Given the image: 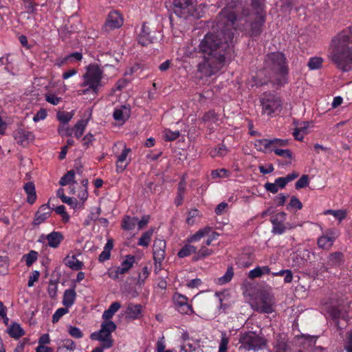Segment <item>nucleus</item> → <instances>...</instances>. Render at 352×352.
Returning a JSON list of instances; mask_svg holds the SVG:
<instances>
[{"instance_id": "obj_1", "label": "nucleus", "mask_w": 352, "mask_h": 352, "mask_svg": "<svg viewBox=\"0 0 352 352\" xmlns=\"http://www.w3.org/2000/svg\"><path fill=\"white\" fill-rule=\"evenodd\" d=\"M242 0H225V6L217 17L220 31L208 33L199 45V63L197 70L201 77L214 75L230 61L234 54V25L237 21L236 9Z\"/></svg>"}, {"instance_id": "obj_2", "label": "nucleus", "mask_w": 352, "mask_h": 352, "mask_svg": "<svg viewBox=\"0 0 352 352\" xmlns=\"http://www.w3.org/2000/svg\"><path fill=\"white\" fill-rule=\"evenodd\" d=\"M329 58L342 72L352 71V25L338 32L333 37Z\"/></svg>"}, {"instance_id": "obj_3", "label": "nucleus", "mask_w": 352, "mask_h": 352, "mask_svg": "<svg viewBox=\"0 0 352 352\" xmlns=\"http://www.w3.org/2000/svg\"><path fill=\"white\" fill-rule=\"evenodd\" d=\"M266 67L270 69L274 76L271 82L274 85L283 87L288 82V65L285 54L280 52L268 54L265 60Z\"/></svg>"}, {"instance_id": "obj_4", "label": "nucleus", "mask_w": 352, "mask_h": 352, "mask_svg": "<svg viewBox=\"0 0 352 352\" xmlns=\"http://www.w3.org/2000/svg\"><path fill=\"white\" fill-rule=\"evenodd\" d=\"M242 15L243 17L240 18L239 23L234 25L233 32L238 29L250 37L260 36L266 21V14H250L248 8H243Z\"/></svg>"}, {"instance_id": "obj_5", "label": "nucleus", "mask_w": 352, "mask_h": 352, "mask_svg": "<svg viewBox=\"0 0 352 352\" xmlns=\"http://www.w3.org/2000/svg\"><path fill=\"white\" fill-rule=\"evenodd\" d=\"M85 69L86 71L82 76V82L80 85V87H85L82 93L83 94L92 93L96 95L102 86L103 70L98 65L94 63L87 65Z\"/></svg>"}, {"instance_id": "obj_6", "label": "nucleus", "mask_w": 352, "mask_h": 352, "mask_svg": "<svg viewBox=\"0 0 352 352\" xmlns=\"http://www.w3.org/2000/svg\"><path fill=\"white\" fill-rule=\"evenodd\" d=\"M298 342L302 345V349L297 351L293 349L289 344L285 336L278 335L274 344V352H307L310 351L316 343V339L308 336L303 339H298Z\"/></svg>"}, {"instance_id": "obj_7", "label": "nucleus", "mask_w": 352, "mask_h": 352, "mask_svg": "<svg viewBox=\"0 0 352 352\" xmlns=\"http://www.w3.org/2000/svg\"><path fill=\"white\" fill-rule=\"evenodd\" d=\"M260 102L263 114L272 117L273 115L278 114L282 111V100L274 92H264L261 96Z\"/></svg>"}, {"instance_id": "obj_8", "label": "nucleus", "mask_w": 352, "mask_h": 352, "mask_svg": "<svg viewBox=\"0 0 352 352\" xmlns=\"http://www.w3.org/2000/svg\"><path fill=\"white\" fill-rule=\"evenodd\" d=\"M240 348L246 351H258L264 348L267 343L266 340L253 331L245 332L240 334Z\"/></svg>"}, {"instance_id": "obj_9", "label": "nucleus", "mask_w": 352, "mask_h": 352, "mask_svg": "<svg viewBox=\"0 0 352 352\" xmlns=\"http://www.w3.org/2000/svg\"><path fill=\"white\" fill-rule=\"evenodd\" d=\"M116 328V324L112 320H104L101 323L100 329L98 331L92 333L90 336V338L92 340L106 342L107 344L105 346L111 347L113 343L111 333Z\"/></svg>"}, {"instance_id": "obj_10", "label": "nucleus", "mask_w": 352, "mask_h": 352, "mask_svg": "<svg viewBox=\"0 0 352 352\" xmlns=\"http://www.w3.org/2000/svg\"><path fill=\"white\" fill-rule=\"evenodd\" d=\"M286 215L285 212H280L270 218V221L272 224V232L274 234H283L287 229L296 227V225L292 226L289 223H285Z\"/></svg>"}, {"instance_id": "obj_11", "label": "nucleus", "mask_w": 352, "mask_h": 352, "mask_svg": "<svg viewBox=\"0 0 352 352\" xmlns=\"http://www.w3.org/2000/svg\"><path fill=\"white\" fill-rule=\"evenodd\" d=\"M338 236L339 232L337 230L334 228L327 229L318 238L317 245L322 250H329Z\"/></svg>"}, {"instance_id": "obj_12", "label": "nucleus", "mask_w": 352, "mask_h": 352, "mask_svg": "<svg viewBox=\"0 0 352 352\" xmlns=\"http://www.w3.org/2000/svg\"><path fill=\"white\" fill-rule=\"evenodd\" d=\"M173 300L180 314L186 315L195 314L192 305L188 303V298L185 295L175 292L173 294Z\"/></svg>"}, {"instance_id": "obj_13", "label": "nucleus", "mask_w": 352, "mask_h": 352, "mask_svg": "<svg viewBox=\"0 0 352 352\" xmlns=\"http://www.w3.org/2000/svg\"><path fill=\"white\" fill-rule=\"evenodd\" d=\"M123 25L122 14L116 10L110 12L103 25L102 30L104 32H110L113 30L120 28Z\"/></svg>"}, {"instance_id": "obj_14", "label": "nucleus", "mask_w": 352, "mask_h": 352, "mask_svg": "<svg viewBox=\"0 0 352 352\" xmlns=\"http://www.w3.org/2000/svg\"><path fill=\"white\" fill-rule=\"evenodd\" d=\"M155 34V32L150 30L146 23H143L140 32L138 35L137 41L142 46H147L157 40Z\"/></svg>"}, {"instance_id": "obj_15", "label": "nucleus", "mask_w": 352, "mask_h": 352, "mask_svg": "<svg viewBox=\"0 0 352 352\" xmlns=\"http://www.w3.org/2000/svg\"><path fill=\"white\" fill-rule=\"evenodd\" d=\"M131 152V149L130 148H127L124 144L121 153L118 155L115 154L117 157L116 163V171L117 173H122L130 164L131 158L129 157V155Z\"/></svg>"}, {"instance_id": "obj_16", "label": "nucleus", "mask_w": 352, "mask_h": 352, "mask_svg": "<svg viewBox=\"0 0 352 352\" xmlns=\"http://www.w3.org/2000/svg\"><path fill=\"white\" fill-rule=\"evenodd\" d=\"M14 138L17 144L25 146L34 139V135L30 131L23 128H19L14 132Z\"/></svg>"}, {"instance_id": "obj_17", "label": "nucleus", "mask_w": 352, "mask_h": 352, "mask_svg": "<svg viewBox=\"0 0 352 352\" xmlns=\"http://www.w3.org/2000/svg\"><path fill=\"white\" fill-rule=\"evenodd\" d=\"M52 209L48 204H43L40 206L38 210L34 214V218L32 221L34 226H38L44 223L51 215Z\"/></svg>"}, {"instance_id": "obj_18", "label": "nucleus", "mask_w": 352, "mask_h": 352, "mask_svg": "<svg viewBox=\"0 0 352 352\" xmlns=\"http://www.w3.org/2000/svg\"><path fill=\"white\" fill-rule=\"evenodd\" d=\"M283 142V141L280 140V138H274V139H259L256 140L254 142V147L255 148L260 152L262 153H267V151L271 152V149L272 148V146L274 145V144H278V145H280V143Z\"/></svg>"}, {"instance_id": "obj_19", "label": "nucleus", "mask_w": 352, "mask_h": 352, "mask_svg": "<svg viewBox=\"0 0 352 352\" xmlns=\"http://www.w3.org/2000/svg\"><path fill=\"white\" fill-rule=\"evenodd\" d=\"M273 297L268 294H263L260 298L257 311L261 313L271 314L274 311Z\"/></svg>"}, {"instance_id": "obj_20", "label": "nucleus", "mask_w": 352, "mask_h": 352, "mask_svg": "<svg viewBox=\"0 0 352 352\" xmlns=\"http://www.w3.org/2000/svg\"><path fill=\"white\" fill-rule=\"evenodd\" d=\"M166 242L164 240L157 239L153 244V259L157 263H161L165 257Z\"/></svg>"}, {"instance_id": "obj_21", "label": "nucleus", "mask_w": 352, "mask_h": 352, "mask_svg": "<svg viewBox=\"0 0 352 352\" xmlns=\"http://www.w3.org/2000/svg\"><path fill=\"white\" fill-rule=\"evenodd\" d=\"M328 314L331 318L335 326L338 329H342L340 320H343L346 323L347 321V314L336 307H331L328 309Z\"/></svg>"}, {"instance_id": "obj_22", "label": "nucleus", "mask_w": 352, "mask_h": 352, "mask_svg": "<svg viewBox=\"0 0 352 352\" xmlns=\"http://www.w3.org/2000/svg\"><path fill=\"white\" fill-rule=\"evenodd\" d=\"M47 245L54 249L58 248L65 239L61 232L54 230L47 234Z\"/></svg>"}, {"instance_id": "obj_23", "label": "nucleus", "mask_w": 352, "mask_h": 352, "mask_svg": "<svg viewBox=\"0 0 352 352\" xmlns=\"http://www.w3.org/2000/svg\"><path fill=\"white\" fill-rule=\"evenodd\" d=\"M344 263V255L341 252H334L329 254L327 265L329 267H339Z\"/></svg>"}, {"instance_id": "obj_24", "label": "nucleus", "mask_w": 352, "mask_h": 352, "mask_svg": "<svg viewBox=\"0 0 352 352\" xmlns=\"http://www.w3.org/2000/svg\"><path fill=\"white\" fill-rule=\"evenodd\" d=\"M280 140L283 142L280 143L281 145H278V144H274V145L272 146L271 152L274 151V153L278 156L291 160L292 158V151L289 149L280 148V147L287 146L289 143L288 140H284V139H280Z\"/></svg>"}, {"instance_id": "obj_25", "label": "nucleus", "mask_w": 352, "mask_h": 352, "mask_svg": "<svg viewBox=\"0 0 352 352\" xmlns=\"http://www.w3.org/2000/svg\"><path fill=\"white\" fill-rule=\"evenodd\" d=\"M130 108L126 105H122L120 108H117L113 113V119L116 121L125 122L130 117Z\"/></svg>"}, {"instance_id": "obj_26", "label": "nucleus", "mask_w": 352, "mask_h": 352, "mask_svg": "<svg viewBox=\"0 0 352 352\" xmlns=\"http://www.w3.org/2000/svg\"><path fill=\"white\" fill-rule=\"evenodd\" d=\"M75 287L74 285L72 288L67 289L64 292L62 302L67 308L72 307L75 302L76 298Z\"/></svg>"}, {"instance_id": "obj_27", "label": "nucleus", "mask_w": 352, "mask_h": 352, "mask_svg": "<svg viewBox=\"0 0 352 352\" xmlns=\"http://www.w3.org/2000/svg\"><path fill=\"white\" fill-rule=\"evenodd\" d=\"M23 189L27 194V202L33 204L36 200V193L35 186L33 182H28L23 186Z\"/></svg>"}, {"instance_id": "obj_28", "label": "nucleus", "mask_w": 352, "mask_h": 352, "mask_svg": "<svg viewBox=\"0 0 352 352\" xmlns=\"http://www.w3.org/2000/svg\"><path fill=\"white\" fill-rule=\"evenodd\" d=\"M138 221L137 217L124 215L121 221V228L125 231L133 230L135 228Z\"/></svg>"}, {"instance_id": "obj_29", "label": "nucleus", "mask_w": 352, "mask_h": 352, "mask_svg": "<svg viewBox=\"0 0 352 352\" xmlns=\"http://www.w3.org/2000/svg\"><path fill=\"white\" fill-rule=\"evenodd\" d=\"M212 230L211 227L206 226L202 229L199 230L194 234L189 236L187 238L188 243H195L201 240L203 237L208 235Z\"/></svg>"}, {"instance_id": "obj_30", "label": "nucleus", "mask_w": 352, "mask_h": 352, "mask_svg": "<svg viewBox=\"0 0 352 352\" xmlns=\"http://www.w3.org/2000/svg\"><path fill=\"white\" fill-rule=\"evenodd\" d=\"M299 174L296 172H293L287 175L285 177H278L275 179L274 182L276 183L278 188H284L286 185L290 182L294 180L298 177Z\"/></svg>"}, {"instance_id": "obj_31", "label": "nucleus", "mask_w": 352, "mask_h": 352, "mask_svg": "<svg viewBox=\"0 0 352 352\" xmlns=\"http://www.w3.org/2000/svg\"><path fill=\"white\" fill-rule=\"evenodd\" d=\"M65 264L73 270H80L82 268L83 263L80 261L76 255L67 256L64 259Z\"/></svg>"}, {"instance_id": "obj_32", "label": "nucleus", "mask_w": 352, "mask_h": 352, "mask_svg": "<svg viewBox=\"0 0 352 352\" xmlns=\"http://www.w3.org/2000/svg\"><path fill=\"white\" fill-rule=\"evenodd\" d=\"M193 4V0H173L175 12L179 15Z\"/></svg>"}, {"instance_id": "obj_33", "label": "nucleus", "mask_w": 352, "mask_h": 352, "mask_svg": "<svg viewBox=\"0 0 352 352\" xmlns=\"http://www.w3.org/2000/svg\"><path fill=\"white\" fill-rule=\"evenodd\" d=\"M141 309L142 306L140 305L129 303L126 307V314L128 317L133 320L137 319L141 314Z\"/></svg>"}, {"instance_id": "obj_34", "label": "nucleus", "mask_w": 352, "mask_h": 352, "mask_svg": "<svg viewBox=\"0 0 352 352\" xmlns=\"http://www.w3.org/2000/svg\"><path fill=\"white\" fill-rule=\"evenodd\" d=\"M120 307L121 305L119 302H113L111 304L109 307L103 312L102 318L104 320H111Z\"/></svg>"}, {"instance_id": "obj_35", "label": "nucleus", "mask_w": 352, "mask_h": 352, "mask_svg": "<svg viewBox=\"0 0 352 352\" xmlns=\"http://www.w3.org/2000/svg\"><path fill=\"white\" fill-rule=\"evenodd\" d=\"M7 333L9 336L14 338H19L25 333L23 329L18 323H13L7 329Z\"/></svg>"}, {"instance_id": "obj_36", "label": "nucleus", "mask_w": 352, "mask_h": 352, "mask_svg": "<svg viewBox=\"0 0 352 352\" xmlns=\"http://www.w3.org/2000/svg\"><path fill=\"white\" fill-rule=\"evenodd\" d=\"M87 124L88 120L83 119H81L76 122L74 126V133L76 138L79 139L82 136Z\"/></svg>"}, {"instance_id": "obj_37", "label": "nucleus", "mask_w": 352, "mask_h": 352, "mask_svg": "<svg viewBox=\"0 0 352 352\" xmlns=\"http://www.w3.org/2000/svg\"><path fill=\"white\" fill-rule=\"evenodd\" d=\"M153 232L154 229L150 228L147 231L142 233V236H140L138 241V245L139 246L148 247L151 241V237L153 236Z\"/></svg>"}, {"instance_id": "obj_38", "label": "nucleus", "mask_w": 352, "mask_h": 352, "mask_svg": "<svg viewBox=\"0 0 352 352\" xmlns=\"http://www.w3.org/2000/svg\"><path fill=\"white\" fill-rule=\"evenodd\" d=\"M197 252V248L190 244L184 245L180 250L177 253V256L179 258H184L191 255L192 254H195Z\"/></svg>"}, {"instance_id": "obj_39", "label": "nucleus", "mask_w": 352, "mask_h": 352, "mask_svg": "<svg viewBox=\"0 0 352 352\" xmlns=\"http://www.w3.org/2000/svg\"><path fill=\"white\" fill-rule=\"evenodd\" d=\"M264 1L265 0H251V6L254 10V14H266Z\"/></svg>"}, {"instance_id": "obj_40", "label": "nucleus", "mask_w": 352, "mask_h": 352, "mask_svg": "<svg viewBox=\"0 0 352 352\" xmlns=\"http://www.w3.org/2000/svg\"><path fill=\"white\" fill-rule=\"evenodd\" d=\"M214 251L211 249L206 248L205 245L201 246V248L197 250L196 254L194 256V261L202 260L205 258L212 254Z\"/></svg>"}, {"instance_id": "obj_41", "label": "nucleus", "mask_w": 352, "mask_h": 352, "mask_svg": "<svg viewBox=\"0 0 352 352\" xmlns=\"http://www.w3.org/2000/svg\"><path fill=\"white\" fill-rule=\"evenodd\" d=\"M228 153V148L225 144H218L214 148L210 151L212 157H223Z\"/></svg>"}, {"instance_id": "obj_42", "label": "nucleus", "mask_w": 352, "mask_h": 352, "mask_svg": "<svg viewBox=\"0 0 352 352\" xmlns=\"http://www.w3.org/2000/svg\"><path fill=\"white\" fill-rule=\"evenodd\" d=\"M234 276V268L232 266H228L225 274L218 278L219 285H225L231 281Z\"/></svg>"}, {"instance_id": "obj_43", "label": "nucleus", "mask_w": 352, "mask_h": 352, "mask_svg": "<svg viewBox=\"0 0 352 352\" xmlns=\"http://www.w3.org/2000/svg\"><path fill=\"white\" fill-rule=\"evenodd\" d=\"M186 189V184L183 182H180L178 184L177 197L175 199V204L179 206L183 204L184 195Z\"/></svg>"}, {"instance_id": "obj_44", "label": "nucleus", "mask_w": 352, "mask_h": 352, "mask_svg": "<svg viewBox=\"0 0 352 352\" xmlns=\"http://www.w3.org/2000/svg\"><path fill=\"white\" fill-rule=\"evenodd\" d=\"M323 61L324 60L321 57H311L307 63V66L310 70L319 69L322 67Z\"/></svg>"}, {"instance_id": "obj_45", "label": "nucleus", "mask_w": 352, "mask_h": 352, "mask_svg": "<svg viewBox=\"0 0 352 352\" xmlns=\"http://www.w3.org/2000/svg\"><path fill=\"white\" fill-rule=\"evenodd\" d=\"M75 177V171L74 170H70L67 172L60 179L59 184L60 186H65L69 184L75 183L74 182Z\"/></svg>"}, {"instance_id": "obj_46", "label": "nucleus", "mask_w": 352, "mask_h": 352, "mask_svg": "<svg viewBox=\"0 0 352 352\" xmlns=\"http://www.w3.org/2000/svg\"><path fill=\"white\" fill-rule=\"evenodd\" d=\"M60 190L57 192V195L60 198L62 202L67 204L73 208H76L78 204V201L76 198L67 197L62 191V195H60Z\"/></svg>"}, {"instance_id": "obj_47", "label": "nucleus", "mask_w": 352, "mask_h": 352, "mask_svg": "<svg viewBox=\"0 0 352 352\" xmlns=\"http://www.w3.org/2000/svg\"><path fill=\"white\" fill-rule=\"evenodd\" d=\"M74 113L72 111H58L57 113L58 120L63 124H67L72 119Z\"/></svg>"}, {"instance_id": "obj_48", "label": "nucleus", "mask_w": 352, "mask_h": 352, "mask_svg": "<svg viewBox=\"0 0 352 352\" xmlns=\"http://www.w3.org/2000/svg\"><path fill=\"white\" fill-rule=\"evenodd\" d=\"M286 208L287 210L291 209H295L296 210H301L302 208V204L298 198L295 196H292Z\"/></svg>"}, {"instance_id": "obj_49", "label": "nucleus", "mask_w": 352, "mask_h": 352, "mask_svg": "<svg viewBox=\"0 0 352 352\" xmlns=\"http://www.w3.org/2000/svg\"><path fill=\"white\" fill-rule=\"evenodd\" d=\"M218 120V116L214 110H210L204 113L202 121L204 122L216 123Z\"/></svg>"}, {"instance_id": "obj_50", "label": "nucleus", "mask_w": 352, "mask_h": 352, "mask_svg": "<svg viewBox=\"0 0 352 352\" xmlns=\"http://www.w3.org/2000/svg\"><path fill=\"white\" fill-rule=\"evenodd\" d=\"M164 133V139L166 142L174 141L180 135V132L179 131H173L170 129H165Z\"/></svg>"}, {"instance_id": "obj_51", "label": "nucleus", "mask_w": 352, "mask_h": 352, "mask_svg": "<svg viewBox=\"0 0 352 352\" xmlns=\"http://www.w3.org/2000/svg\"><path fill=\"white\" fill-rule=\"evenodd\" d=\"M229 338L225 331L221 332V340L218 352H227L228 345L229 343Z\"/></svg>"}, {"instance_id": "obj_52", "label": "nucleus", "mask_w": 352, "mask_h": 352, "mask_svg": "<svg viewBox=\"0 0 352 352\" xmlns=\"http://www.w3.org/2000/svg\"><path fill=\"white\" fill-rule=\"evenodd\" d=\"M27 266L30 267L38 258V252L34 250H31L28 254L23 256Z\"/></svg>"}, {"instance_id": "obj_53", "label": "nucleus", "mask_w": 352, "mask_h": 352, "mask_svg": "<svg viewBox=\"0 0 352 352\" xmlns=\"http://www.w3.org/2000/svg\"><path fill=\"white\" fill-rule=\"evenodd\" d=\"M135 262V257L133 255L128 254L126 258L121 263V265L129 272Z\"/></svg>"}, {"instance_id": "obj_54", "label": "nucleus", "mask_w": 352, "mask_h": 352, "mask_svg": "<svg viewBox=\"0 0 352 352\" xmlns=\"http://www.w3.org/2000/svg\"><path fill=\"white\" fill-rule=\"evenodd\" d=\"M69 310L67 307H60L56 309L52 316V322L56 323L62 318L65 314L68 313Z\"/></svg>"}, {"instance_id": "obj_55", "label": "nucleus", "mask_w": 352, "mask_h": 352, "mask_svg": "<svg viewBox=\"0 0 352 352\" xmlns=\"http://www.w3.org/2000/svg\"><path fill=\"white\" fill-rule=\"evenodd\" d=\"M309 184V176L303 175L300 179L296 182L295 188L296 190H299L307 187Z\"/></svg>"}, {"instance_id": "obj_56", "label": "nucleus", "mask_w": 352, "mask_h": 352, "mask_svg": "<svg viewBox=\"0 0 352 352\" xmlns=\"http://www.w3.org/2000/svg\"><path fill=\"white\" fill-rule=\"evenodd\" d=\"M199 215V211L197 209H191L188 212V216L186 218V223L188 225L192 226L195 222V217Z\"/></svg>"}, {"instance_id": "obj_57", "label": "nucleus", "mask_w": 352, "mask_h": 352, "mask_svg": "<svg viewBox=\"0 0 352 352\" xmlns=\"http://www.w3.org/2000/svg\"><path fill=\"white\" fill-rule=\"evenodd\" d=\"M68 333L69 334L74 338H77V339H79V338H82L83 337V333L81 331V330L76 327H74V326H69L68 327Z\"/></svg>"}, {"instance_id": "obj_58", "label": "nucleus", "mask_w": 352, "mask_h": 352, "mask_svg": "<svg viewBox=\"0 0 352 352\" xmlns=\"http://www.w3.org/2000/svg\"><path fill=\"white\" fill-rule=\"evenodd\" d=\"M63 348L66 349L70 351H74L76 349V343L71 339H64L61 340Z\"/></svg>"}, {"instance_id": "obj_59", "label": "nucleus", "mask_w": 352, "mask_h": 352, "mask_svg": "<svg viewBox=\"0 0 352 352\" xmlns=\"http://www.w3.org/2000/svg\"><path fill=\"white\" fill-rule=\"evenodd\" d=\"M82 140L83 146L85 149H87L92 144L93 142L95 140V138L92 133H89L82 138Z\"/></svg>"}, {"instance_id": "obj_60", "label": "nucleus", "mask_w": 352, "mask_h": 352, "mask_svg": "<svg viewBox=\"0 0 352 352\" xmlns=\"http://www.w3.org/2000/svg\"><path fill=\"white\" fill-rule=\"evenodd\" d=\"M45 100L53 105H57L61 101V98L57 97L55 94H49L45 96Z\"/></svg>"}, {"instance_id": "obj_61", "label": "nucleus", "mask_w": 352, "mask_h": 352, "mask_svg": "<svg viewBox=\"0 0 352 352\" xmlns=\"http://www.w3.org/2000/svg\"><path fill=\"white\" fill-rule=\"evenodd\" d=\"M47 116V111L45 109H41L34 116L33 120L35 122H37L40 120H45Z\"/></svg>"}, {"instance_id": "obj_62", "label": "nucleus", "mask_w": 352, "mask_h": 352, "mask_svg": "<svg viewBox=\"0 0 352 352\" xmlns=\"http://www.w3.org/2000/svg\"><path fill=\"white\" fill-rule=\"evenodd\" d=\"M228 170L225 168L214 170L211 173L212 178H222L227 176Z\"/></svg>"}, {"instance_id": "obj_63", "label": "nucleus", "mask_w": 352, "mask_h": 352, "mask_svg": "<svg viewBox=\"0 0 352 352\" xmlns=\"http://www.w3.org/2000/svg\"><path fill=\"white\" fill-rule=\"evenodd\" d=\"M344 348L346 352H352V330L347 333Z\"/></svg>"}, {"instance_id": "obj_64", "label": "nucleus", "mask_w": 352, "mask_h": 352, "mask_svg": "<svg viewBox=\"0 0 352 352\" xmlns=\"http://www.w3.org/2000/svg\"><path fill=\"white\" fill-rule=\"evenodd\" d=\"M40 276V273L38 271H33L31 274V275L29 277L28 282V287H32L35 282H36Z\"/></svg>"}]
</instances>
